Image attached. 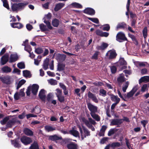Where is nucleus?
<instances>
[{
    "label": "nucleus",
    "mask_w": 149,
    "mask_h": 149,
    "mask_svg": "<svg viewBox=\"0 0 149 149\" xmlns=\"http://www.w3.org/2000/svg\"><path fill=\"white\" fill-rule=\"evenodd\" d=\"M81 121L84 123L88 128H91L92 131L95 130V128L93 127L92 125H95L96 124V123L91 118H88V120L85 118H81Z\"/></svg>",
    "instance_id": "1"
},
{
    "label": "nucleus",
    "mask_w": 149,
    "mask_h": 149,
    "mask_svg": "<svg viewBox=\"0 0 149 149\" xmlns=\"http://www.w3.org/2000/svg\"><path fill=\"white\" fill-rule=\"evenodd\" d=\"M78 128L82 140H83L84 139L90 136V132L87 129L83 127V129L82 130L80 126H78Z\"/></svg>",
    "instance_id": "2"
},
{
    "label": "nucleus",
    "mask_w": 149,
    "mask_h": 149,
    "mask_svg": "<svg viewBox=\"0 0 149 149\" xmlns=\"http://www.w3.org/2000/svg\"><path fill=\"white\" fill-rule=\"evenodd\" d=\"M27 4V3H14L11 6V9L13 12H17L25 7V6Z\"/></svg>",
    "instance_id": "3"
},
{
    "label": "nucleus",
    "mask_w": 149,
    "mask_h": 149,
    "mask_svg": "<svg viewBox=\"0 0 149 149\" xmlns=\"http://www.w3.org/2000/svg\"><path fill=\"white\" fill-rule=\"evenodd\" d=\"M117 55L116 51L112 49L108 51L105 55V58L109 60L115 59Z\"/></svg>",
    "instance_id": "4"
},
{
    "label": "nucleus",
    "mask_w": 149,
    "mask_h": 149,
    "mask_svg": "<svg viewBox=\"0 0 149 149\" xmlns=\"http://www.w3.org/2000/svg\"><path fill=\"white\" fill-rule=\"evenodd\" d=\"M116 39L119 42H121L123 41L127 40V39L125 37V34L122 32H119L117 34L116 36Z\"/></svg>",
    "instance_id": "5"
},
{
    "label": "nucleus",
    "mask_w": 149,
    "mask_h": 149,
    "mask_svg": "<svg viewBox=\"0 0 149 149\" xmlns=\"http://www.w3.org/2000/svg\"><path fill=\"white\" fill-rule=\"evenodd\" d=\"M21 142L25 145L29 144L32 141L31 139L26 136H23L20 139Z\"/></svg>",
    "instance_id": "6"
},
{
    "label": "nucleus",
    "mask_w": 149,
    "mask_h": 149,
    "mask_svg": "<svg viewBox=\"0 0 149 149\" xmlns=\"http://www.w3.org/2000/svg\"><path fill=\"white\" fill-rule=\"evenodd\" d=\"M10 77L8 75L6 76L0 77L1 81L3 83L7 84H10Z\"/></svg>",
    "instance_id": "7"
},
{
    "label": "nucleus",
    "mask_w": 149,
    "mask_h": 149,
    "mask_svg": "<svg viewBox=\"0 0 149 149\" xmlns=\"http://www.w3.org/2000/svg\"><path fill=\"white\" fill-rule=\"evenodd\" d=\"M25 95V93L22 89H21L19 92H16L14 95V98L15 100H19L20 97L24 96Z\"/></svg>",
    "instance_id": "8"
},
{
    "label": "nucleus",
    "mask_w": 149,
    "mask_h": 149,
    "mask_svg": "<svg viewBox=\"0 0 149 149\" xmlns=\"http://www.w3.org/2000/svg\"><path fill=\"white\" fill-rule=\"evenodd\" d=\"M88 107L91 111L90 114L92 113H95L97 112V107L95 106L90 103H88Z\"/></svg>",
    "instance_id": "9"
},
{
    "label": "nucleus",
    "mask_w": 149,
    "mask_h": 149,
    "mask_svg": "<svg viewBox=\"0 0 149 149\" xmlns=\"http://www.w3.org/2000/svg\"><path fill=\"white\" fill-rule=\"evenodd\" d=\"M28 40H26L23 42L22 45L25 47V50L27 52L29 53H30V52H31L32 49L30 46L28 45Z\"/></svg>",
    "instance_id": "10"
},
{
    "label": "nucleus",
    "mask_w": 149,
    "mask_h": 149,
    "mask_svg": "<svg viewBox=\"0 0 149 149\" xmlns=\"http://www.w3.org/2000/svg\"><path fill=\"white\" fill-rule=\"evenodd\" d=\"M123 122V120L122 119H115L111 120L110 123L111 125H119Z\"/></svg>",
    "instance_id": "11"
},
{
    "label": "nucleus",
    "mask_w": 149,
    "mask_h": 149,
    "mask_svg": "<svg viewBox=\"0 0 149 149\" xmlns=\"http://www.w3.org/2000/svg\"><path fill=\"white\" fill-rule=\"evenodd\" d=\"M88 98L92 100L95 103L98 102V100L95 94H93L91 92H88Z\"/></svg>",
    "instance_id": "12"
},
{
    "label": "nucleus",
    "mask_w": 149,
    "mask_h": 149,
    "mask_svg": "<svg viewBox=\"0 0 149 149\" xmlns=\"http://www.w3.org/2000/svg\"><path fill=\"white\" fill-rule=\"evenodd\" d=\"M84 13L90 15H93L95 14V10L93 8H86L84 11Z\"/></svg>",
    "instance_id": "13"
},
{
    "label": "nucleus",
    "mask_w": 149,
    "mask_h": 149,
    "mask_svg": "<svg viewBox=\"0 0 149 149\" xmlns=\"http://www.w3.org/2000/svg\"><path fill=\"white\" fill-rule=\"evenodd\" d=\"M12 144L16 148H19L21 147V145L19 143V141L18 138L14 140H11Z\"/></svg>",
    "instance_id": "14"
},
{
    "label": "nucleus",
    "mask_w": 149,
    "mask_h": 149,
    "mask_svg": "<svg viewBox=\"0 0 149 149\" xmlns=\"http://www.w3.org/2000/svg\"><path fill=\"white\" fill-rule=\"evenodd\" d=\"M137 89L138 86H134L130 91L127 93V97L129 98L132 97L134 95L135 93L137 91Z\"/></svg>",
    "instance_id": "15"
},
{
    "label": "nucleus",
    "mask_w": 149,
    "mask_h": 149,
    "mask_svg": "<svg viewBox=\"0 0 149 149\" xmlns=\"http://www.w3.org/2000/svg\"><path fill=\"white\" fill-rule=\"evenodd\" d=\"M9 56L7 54H5L1 58V63L3 65L6 63L8 60Z\"/></svg>",
    "instance_id": "16"
},
{
    "label": "nucleus",
    "mask_w": 149,
    "mask_h": 149,
    "mask_svg": "<svg viewBox=\"0 0 149 149\" xmlns=\"http://www.w3.org/2000/svg\"><path fill=\"white\" fill-rule=\"evenodd\" d=\"M67 147L68 149H77L78 145L74 143L71 142L67 144Z\"/></svg>",
    "instance_id": "17"
},
{
    "label": "nucleus",
    "mask_w": 149,
    "mask_h": 149,
    "mask_svg": "<svg viewBox=\"0 0 149 149\" xmlns=\"http://www.w3.org/2000/svg\"><path fill=\"white\" fill-rule=\"evenodd\" d=\"M18 58V57L16 54H14L11 55L9 58V62L12 63L16 61Z\"/></svg>",
    "instance_id": "18"
},
{
    "label": "nucleus",
    "mask_w": 149,
    "mask_h": 149,
    "mask_svg": "<svg viewBox=\"0 0 149 149\" xmlns=\"http://www.w3.org/2000/svg\"><path fill=\"white\" fill-rule=\"evenodd\" d=\"M2 72L5 73H8L11 72L12 69L8 66H4L1 68Z\"/></svg>",
    "instance_id": "19"
},
{
    "label": "nucleus",
    "mask_w": 149,
    "mask_h": 149,
    "mask_svg": "<svg viewBox=\"0 0 149 149\" xmlns=\"http://www.w3.org/2000/svg\"><path fill=\"white\" fill-rule=\"evenodd\" d=\"M39 86L36 84H33L32 86L31 91L34 95H36L39 88Z\"/></svg>",
    "instance_id": "20"
},
{
    "label": "nucleus",
    "mask_w": 149,
    "mask_h": 149,
    "mask_svg": "<svg viewBox=\"0 0 149 149\" xmlns=\"http://www.w3.org/2000/svg\"><path fill=\"white\" fill-rule=\"evenodd\" d=\"M39 96L42 100H45V90L43 89H41L39 92Z\"/></svg>",
    "instance_id": "21"
},
{
    "label": "nucleus",
    "mask_w": 149,
    "mask_h": 149,
    "mask_svg": "<svg viewBox=\"0 0 149 149\" xmlns=\"http://www.w3.org/2000/svg\"><path fill=\"white\" fill-rule=\"evenodd\" d=\"M119 63L121 65H124L122 67L123 69H125L127 68V66H125L127 64L124 58H120L118 61Z\"/></svg>",
    "instance_id": "22"
},
{
    "label": "nucleus",
    "mask_w": 149,
    "mask_h": 149,
    "mask_svg": "<svg viewBox=\"0 0 149 149\" xmlns=\"http://www.w3.org/2000/svg\"><path fill=\"white\" fill-rule=\"evenodd\" d=\"M24 133L27 136H32L33 135V132L30 129L25 128L24 130Z\"/></svg>",
    "instance_id": "23"
},
{
    "label": "nucleus",
    "mask_w": 149,
    "mask_h": 149,
    "mask_svg": "<svg viewBox=\"0 0 149 149\" xmlns=\"http://www.w3.org/2000/svg\"><path fill=\"white\" fill-rule=\"evenodd\" d=\"M11 26L14 28L21 29L23 27V25L19 23H14L11 24Z\"/></svg>",
    "instance_id": "24"
},
{
    "label": "nucleus",
    "mask_w": 149,
    "mask_h": 149,
    "mask_svg": "<svg viewBox=\"0 0 149 149\" xmlns=\"http://www.w3.org/2000/svg\"><path fill=\"white\" fill-rule=\"evenodd\" d=\"M15 122V120L14 118H13L9 120L7 123L6 126L7 127H11Z\"/></svg>",
    "instance_id": "25"
},
{
    "label": "nucleus",
    "mask_w": 149,
    "mask_h": 149,
    "mask_svg": "<svg viewBox=\"0 0 149 149\" xmlns=\"http://www.w3.org/2000/svg\"><path fill=\"white\" fill-rule=\"evenodd\" d=\"M49 139L52 141H56L62 139L61 136H58L57 135H54L49 136Z\"/></svg>",
    "instance_id": "26"
},
{
    "label": "nucleus",
    "mask_w": 149,
    "mask_h": 149,
    "mask_svg": "<svg viewBox=\"0 0 149 149\" xmlns=\"http://www.w3.org/2000/svg\"><path fill=\"white\" fill-rule=\"evenodd\" d=\"M49 61V58H46L44 61L43 68L45 70H46L48 68Z\"/></svg>",
    "instance_id": "27"
},
{
    "label": "nucleus",
    "mask_w": 149,
    "mask_h": 149,
    "mask_svg": "<svg viewBox=\"0 0 149 149\" xmlns=\"http://www.w3.org/2000/svg\"><path fill=\"white\" fill-rule=\"evenodd\" d=\"M69 133L75 137L79 136V132L73 129L69 131Z\"/></svg>",
    "instance_id": "28"
},
{
    "label": "nucleus",
    "mask_w": 149,
    "mask_h": 149,
    "mask_svg": "<svg viewBox=\"0 0 149 149\" xmlns=\"http://www.w3.org/2000/svg\"><path fill=\"white\" fill-rule=\"evenodd\" d=\"M64 5V4L63 3H59L56 5L54 10L55 11H57L61 9Z\"/></svg>",
    "instance_id": "29"
},
{
    "label": "nucleus",
    "mask_w": 149,
    "mask_h": 149,
    "mask_svg": "<svg viewBox=\"0 0 149 149\" xmlns=\"http://www.w3.org/2000/svg\"><path fill=\"white\" fill-rule=\"evenodd\" d=\"M40 112L41 110L37 106H36L35 108H33L31 111V113H35L36 114H38L40 113Z\"/></svg>",
    "instance_id": "30"
},
{
    "label": "nucleus",
    "mask_w": 149,
    "mask_h": 149,
    "mask_svg": "<svg viewBox=\"0 0 149 149\" xmlns=\"http://www.w3.org/2000/svg\"><path fill=\"white\" fill-rule=\"evenodd\" d=\"M111 99L112 101L115 102V103L118 104L120 101V99L117 96L112 95L111 97Z\"/></svg>",
    "instance_id": "31"
},
{
    "label": "nucleus",
    "mask_w": 149,
    "mask_h": 149,
    "mask_svg": "<svg viewBox=\"0 0 149 149\" xmlns=\"http://www.w3.org/2000/svg\"><path fill=\"white\" fill-rule=\"evenodd\" d=\"M29 149H39L37 142L35 141L29 148Z\"/></svg>",
    "instance_id": "32"
},
{
    "label": "nucleus",
    "mask_w": 149,
    "mask_h": 149,
    "mask_svg": "<svg viewBox=\"0 0 149 149\" xmlns=\"http://www.w3.org/2000/svg\"><path fill=\"white\" fill-rule=\"evenodd\" d=\"M91 115V117L96 121H99L100 120V117L98 114L95 113H92Z\"/></svg>",
    "instance_id": "33"
},
{
    "label": "nucleus",
    "mask_w": 149,
    "mask_h": 149,
    "mask_svg": "<svg viewBox=\"0 0 149 149\" xmlns=\"http://www.w3.org/2000/svg\"><path fill=\"white\" fill-rule=\"evenodd\" d=\"M108 45L106 43H103L100 46H97V49L98 50H103L108 47Z\"/></svg>",
    "instance_id": "34"
},
{
    "label": "nucleus",
    "mask_w": 149,
    "mask_h": 149,
    "mask_svg": "<svg viewBox=\"0 0 149 149\" xmlns=\"http://www.w3.org/2000/svg\"><path fill=\"white\" fill-rule=\"evenodd\" d=\"M125 80L124 77V74H120L119 77L117 78V81L119 83H122Z\"/></svg>",
    "instance_id": "35"
},
{
    "label": "nucleus",
    "mask_w": 149,
    "mask_h": 149,
    "mask_svg": "<svg viewBox=\"0 0 149 149\" xmlns=\"http://www.w3.org/2000/svg\"><path fill=\"white\" fill-rule=\"evenodd\" d=\"M143 81L146 82L149 81V77L148 76H145L141 77L139 80V83L140 84Z\"/></svg>",
    "instance_id": "36"
},
{
    "label": "nucleus",
    "mask_w": 149,
    "mask_h": 149,
    "mask_svg": "<svg viewBox=\"0 0 149 149\" xmlns=\"http://www.w3.org/2000/svg\"><path fill=\"white\" fill-rule=\"evenodd\" d=\"M10 117L11 116H8L4 118L2 120H1V124L2 125H4L6 124V123L8 122Z\"/></svg>",
    "instance_id": "37"
},
{
    "label": "nucleus",
    "mask_w": 149,
    "mask_h": 149,
    "mask_svg": "<svg viewBox=\"0 0 149 149\" xmlns=\"http://www.w3.org/2000/svg\"><path fill=\"white\" fill-rule=\"evenodd\" d=\"M45 130L47 132H49L55 130L56 129L55 127H53L49 125H46L45 127Z\"/></svg>",
    "instance_id": "38"
},
{
    "label": "nucleus",
    "mask_w": 149,
    "mask_h": 149,
    "mask_svg": "<svg viewBox=\"0 0 149 149\" xmlns=\"http://www.w3.org/2000/svg\"><path fill=\"white\" fill-rule=\"evenodd\" d=\"M59 21L56 19H53L52 21V25L55 27H57L59 24Z\"/></svg>",
    "instance_id": "39"
},
{
    "label": "nucleus",
    "mask_w": 149,
    "mask_h": 149,
    "mask_svg": "<svg viewBox=\"0 0 149 149\" xmlns=\"http://www.w3.org/2000/svg\"><path fill=\"white\" fill-rule=\"evenodd\" d=\"M23 73V75L26 77L30 78L31 77L30 72L28 70H24Z\"/></svg>",
    "instance_id": "40"
},
{
    "label": "nucleus",
    "mask_w": 149,
    "mask_h": 149,
    "mask_svg": "<svg viewBox=\"0 0 149 149\" xmlns=\"http://www.w3.org/2000/svg\"><path fill=\"white\" fill-rule=\"evenodd\" d=\"M40 28L42 31H45L48 30V29L46 26L44 24H42L40 25Z\"/></svg>",
    "instance_id": "41"
},
{
    "label": "nucleus",
    "mask_w": 149,
    "mask_h": 149,
    "mask_svg": "<svg viewBox=\"0 0 149 149\" xmlns=\"http://www.w3.org/2000/svg\"><path fill=\"white\" fill-rule=\"evenodd\" d=\"M26 82V81L24 79H22L19 81L17 87V89H18L21 86L24 84Z\"/></svg>",
    "instance_id": "42"
},
{
    "label": "nucleus",
    "mask_w": 149,
    "mask_h": 149,
    "mask_svg": "<svg viewBox=\"0 0 149 149\" xmlns=\"http://www.w3.org/2000/svg\"><path fill=\"white\" fill-rule=\"evenodd\" d=\"M71 5L73 7L77 8H81L82 6L80 4L76 2L72 3Z\"/></svg>",
    "instance_id": "43"
},
{
    "label": "nucleus",
    "mask_w": 149,
    "mask_h": 149,
    "mask_svg": "<svg viewBox=\"0 0 149 149\" xmlns=\"http://www.w3.org/2000/svg\"><path fill=\"white\" fill-rule=\"evenodd\" d=\"M130 0H128L127 3L126 5V8H127V11L126 13V15L128 16V17L129 18V16H128V13L130 11Z\"/></svg>",
    "instance_id": "44"
},
{
    "label": "nucleus",
    "mask_w": 149,
    "mask_h": 149,
    "mask_svg": "<svg viewBox=\"0 0 149 149\" xmlns=\"http://www.w3.org/2000/svg\"><path fill=\"white\" fill-rule=\"evenodd\" d=\"M149 87V84H145L142 86L141 89V91L142 92H144L148 90Z\"/></svg>",
    "instance_id": "45"
},
{
    "label": "nucleus",
    "mask_w": 149,
    "mask_h": 149,
    "mask_svg": "<svg viewBox=\"0 0 149 149\" xmlns=\"http://www.w3.org/2000/svg\"><path fill=\"white\" fill-rule=\"evenodd\" d=\"M129 84V83L128 81H127L123 85L122 87V90L124 92H126V90Z\"/></svg>",
    "instance_id": "46"
},
{
    "label": "nucleus",
    "mask_w": 149,
    "mask_h": 149,
    "mask_svg": "<svg viewBox=\"0 0 149 149\" xmlns=\"http://www.w3.org/2000/svg\"><path fill=\"white\" fill-rule=\"evenodd\" d=\"M126 26V24L124 22L120 23L118 24L117 26V29L119 28H124Z\"/></svg>",
    "instance_id": "47"
},
{
    "label": "nucleus",
    "mask_w": 149,
    "mask_h": 149,
    "mask_svg": "<svg viewBox=\"0 0 149 149\" xmlns=\"http://www.w3.org/2000/svg\"><path fill=\"white\" fill-rule=\"evenodd\" d=\"M44 22L46 24L47 26V27L49 29H52V27L50 23L49 20H44Z\"/></svg>",
    "instance_id": "48"
},
{
    "label": "nucleus",
    "mask_w": 149,
    "mask_h": 149,
    "mask_svg": "<svg viewBox=\"0 0 149 149\" xmlns=\"http://www.w3.org/2000/svg\"><path fill=\"white\" fill-rule=\"evenodd\" d=\"M65 65L61 64H58V70L59 71H61L63 70L65 67Z\"/></svg>",
    "instance_id": "49"
},
{
    "label": "nucleus",
    "mask_w": 149,
    "mask_h": 149,
    "mask_svg": "<svg viewBox=\"0 0 149 149\" xmlns=\"http://www.w3.org/2000/svg\"><path fill=\"white\" fill-rule=\"evenodd\" d=\"M41 58V57L40 56H38V59H34V64L36 65H38L39 64V63L40 61V58Z\"/></svg>",
    "instance_id": "50"
},
{
    "label": "nucleus",
    "mask_w": 149,
    "mask_h": 149,
    "mask_svg": "<svg viewBox=\"0 0 149 149\" xmlns=\"http://www.w3.org/2000/svg\"><path fill=\"white\" fill-rule=\"evenodd\" d=\"M43 50V49L39 47L38 48H36L35 49V52L37 54H39L42 53Z\"/></svg>",
    "instance_id": "51"
},
{
    "label": "nucleus",
    "mask_w": 149,
    "mask_h": 149,
    "mask_svg": "<svg viewBox=\"0 0 149 149\" xmlns=\"http://www.w3.org/2000/svg\"><path fill=\"white\" fill-rule=\"evenodd\" d=\"M3 2V6L8 9H9V7L8 6V2L7 0H2Z\"/></svg>",
    "instance_id": "52"
},
{
    "label": "nucleus",
    "mask_w": 149,
    "mask_h": 149,
    "mask_svg": "<svg viewBox=\"0 0 149 149\" xmlns=\"http://www.w3.org/2000/svg\"><path fill=\"white\" fill-rule=\"evenodd\" d=\"M48 81L49 83L51 85H54L57 84V81L56 80L51 79L49 80H48Z\"/></svg>",
    "instance_id": "53"
},
{
    "label": "nucleus",
    "mask_w": 149,
    "mask_h": 149,
    "mask_svg": "<svg viewBox=\"0 0 149 149\" xmlns=\"http://www.w3.org/2000/svg\"><path fill=\"white\" fill-rule=\"evenodd\" d=\"M51 17V14L49 13L45 15L44 18V20H49L50 19Z\"/></svg>",
    "instance_id": "54"
},
{
    "label": "nucleus",
    "mask_w": 149,
    "mask_h": 149,
    "mask_svg": "<svg viewBox=\"0 0 149 149\" xmlns=\"http://www.w3.org/2000/svg\"><path fill=\"white\" fill-rule=\"evenodd\" d=\"M147 27H145L143 29L142 31L143 36L144 38H146L147 37Z\"/></svg>",
    "instance_id": "55"
},
{
    "label": "nucleus",
    "mask_w": 149,
    "mask_h": 149,
    "mask_svg": "<svg viewBox=\"0 0 149 149\" xmlns=\"http://www.w3.org/2000/svg\"><path fill=\"white\" fill-rule=\"evenodd\" d=\"M106 91L104 89H100V95L103 96H105L106 95Z\"/></svg>",
    "instance_id": "56"
},
{
    "label": "nucleus",
    "mask_w": 149,
    "mask_h": 149,
    "mask_svg": "<svg viewBox=\"0 0 149 149\" xmlns=\"http://www.w3.org/2000/svg\"><path fill=\"white\" fill-rule=\"evenodd\" d=\"M88 19L93 22L95 23L96 24H98L99 23L98 19L97 18H93L91 17H88Z\"/></svg>",
    "instance_id": "57"
},
{
    "label": "nucleus",
    "mask_w": 149,
    "mask_h": 149,
    "mask_svg": "<svg viewBox=\"0 0 149 149\" xmlns=\"http://www.w3.org/2000/svg\"><path fill=\"white\" fill-rule=\"evenodd\" d=\"M99 54V52H96L92 56L91 58L93 59H97L98 58V56Z\"/></svg>",
    "instance_id": "58"
},
{
    "label": "nucleus",
    "mask_w": 149,
    "mask_h": 149,
    "mask_svg": "<svg viewBox=\"0 0 149 149\" xmlns=\"http://www.w3.org/2000/svg\"><path fill=\"white\" fill-rule=\"evenodd\" d=\"M17 67L20 69H23L25 68V65L24 63L20 62L17 65Z\"/></svg>",
    "instance_id": "59"
},
{
    "label": "nucleus",
    "mask_w": 149,
    "mask_h": 149,
    "mask_svg": "<svg viewBox=\"0 0 149 149\" xmlns=\"http://www.w3.org/2000/svg\"><path fill=\"white\" fill-rule=\"evenodd\" d=\"M56 95L57 97L62 95V91L59 89H57L56 90Z\"/></svg>",
    "instance_id": "60"
},
{
    "label": "nucleus",
    "mask_w": 149,
    "mask_h": 149,
    "mask_svg": "<svg viewBox=\"0 0 149 149\" xmlns=\"http://www.w3.org/2000/svg\"><path fill=\"white\" fill-rule=\"evenodd\" d=\"M116 131V130L115 129H111L108 133V136H111Z\"/></svg>",
    "instance_id": "61"
},
{
    "label": "nucleus",
    "mask_w": 149,
    "mask_h": 149,
    "mask_svg": "<svg viewBox=\"0 0 149 149\" xmlns=\"http://www.w3.org/2000/svg\"><path fill=\"white\" fill-rule=\"evenodd\" d=\"M110 29V26L108 24H106L103 26V30L104 31H109Z\"/></svg>",
    "instance_id": "62"
},
{
    "label": "nucleus",
    "mask_w": 149,
    "mask_h": 149,
    "mask_svg": "<svg viewBox=\"0 0 149 149\" xmlns=\"http://www.w3.org/2000/svg\"><path fill=\"white\" fill-rule=\"evenodd\" d=\"M26 118L27 119L31 117H37V116L35 115H34L32 113H29L26 115Z\"/></svg>",
    "instance_id": "63"
},
{
    "label": "nucleus",
    "mask_w": 149,
    "mask_h": 149,
    "mask_svg": "<svg viewBox=\"0 0 149 149\" xmlns=\"http://www.w3.org/2000/svg\"><path fill=\"white\" fill-rule=\"evenodd\" d=\"M58 100L61 102H63L64 100V97L62 95L57 97Z\"/></svg>",
    "instance_id": "64"
}]
</instances>
